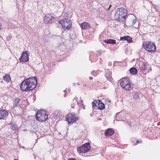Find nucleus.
<instances>
[{
	"label": "nucleus",
	"instance_id": "34",
	"mask_svg": "<svg viewBox=\"0 0 160 160\" xmlns=\"http://www.w3.org/2000/svg\"><path fill=\"white\" fill-rule=\"evenodd\" d=\"M2 25H1V23H0V30H1L2 29Z\"/></svg>",
	"mask_w": 160,
	"mask_h": 160
},
{
	"label": "nucleus",
	"instance_id": "29",
	"mask_svg": "<svg viewBox=\"0 0 160 160\" xmlns=\"http://www.w3.org/2000/svg\"><path fill=\"white\" fill-rule=\"evenodd\" d=\"M140 142H141V141H140L139 140H137L135 143V145H137V144H138L139 143H140Z\"/></svg>",
	"mask_w": 160,
	"mask_h": 160
},
{
	"label": "nucleus",
	"instance_id": "15",
	"mask_svg": "<svg viewBox=\"0 0 160 160\" xmlns=\"http://www.w3.org/2000/svg\"><path fill=\"white\" fill-rule=\"evenodd\" d=\"M81 28L83 29H86L91 28L90 25L88 22H83L80 25Z\"/></svg>",
	"mask_w": 160,
	"mask_h": 160
},
{
	"label": "nucleus",
	"instance_id": "26",
	"mask_svg": "<svg viewBox=\"0 0 160 160\" xmlns=\"http://www.w3.org/2000/svg\"><path fill=\"white\" fill-rule=\"evenodd\" d=\"M106 78L109 81L111 80L112 74L110 72L106 73L105 74Z\"/></svg>",
	"mask_w": 160,
	"mask_h": 160
},
{
	"label": "nucleus",
	"instance_id": "30",
	"mask_svg": "<svg viewBox=\"0 0 160 160\" xmlns=\"http://www.w3.org/2000/svg\"><path fill=\"white\" fill-rule=\"evenodd\" d=\"M112 5L110 4V5H109L108 8H106V9L108 10H109L111 7H112Z\"/></svg>",
	"mask_w": 160,
	"mask_h": 160
},
{
	"label": "nucleus",
	"instance_id": "12",
	"mask_svg": "<svg viewBox=\"0 0 160 160\" xmlns=\"http://www.w3.org/2000/svg\"><path fill=\"white\" fill-rule=\"evenodd\" d=\"M24 80H27V81L29 82H30V83H31L33 84H34L36 86L38 84L37 80L36 77H32L31 78H27Z\"/></svg>",
	"mask_w": 160,
	"mask_h": 160
},
{
	"label": "nucleus",
	"instance_id": "23",
	"mask_svg": "<svg viewBox=\"0 0 160 160\" xmlns=\"http://www.w3.org/2000/svg\"><path fill=\"white\" fill-rule=\"evenodd\" d=\"M3 79L4 81H5L8 82H9L11 80L10 77L8 74H6L3 77Z\"/></svg>",
	"mask_w": 160,
	"mask_h": 160
},
{
	"label": "nucleus",
	"instance_id": "2",
	"mask_svg": "<svg viewBox=\"0 0 160 160\" xmlns=\"http://www.w3.org/2000/svg\"><path fill=\"white\" fill-rule=\"evenodd\" d=\"M36 87L34 84H32L27 81L26 80H24L21 83L20 85L21 90L22 92H27L32 91Z\"/></svg>",
	"mask_w": 160,
	"mask_h": 160
},
{
	"label": "nucleus",
	"instance_id": "19",
	"mask_svg": "<svg viewBox=\"0 0 160 160\" xmlns=\"http://www.w3.org/2000/svg\"><path fill=\"white\" fill-rule=\"evenodd\" d=\"M104 42L108 44H114L116 43V41L115 40L112 39H108L104 40Z\"/></svg>",
	"mask_w": 160,
	"mask_h": 160
},
{
	"label": "nucleus",
	"instance_id": "14",
	"mask_svg": "<svg viewBox=\"0 0 160 160\" xmlns=\"http://www.w3.org/2000/svg\"><path fill=\"white\" fill-rule=\"evenodd\" d=\"M8 115V112L5 110H0V119H4Z\"/></svg>",
	"mask_w": 160,
	"mask_h": 160
},
{
	"label": "nucleus",
	"instance_id": "17",
	"mask_svg": "<svg viewBox=\"0 0 160 160\" xmlns=\"http://www.w3.org/2000/svg\"><path fill=\"white\" fill-rule=\"evenodd\" d=\"M140 69L141 71H145L147 69V66L145 62L140 63L139 65Z\"/></svg>",
	"mask_w": 160,
	"mask_h": 160
},
{
	"label": "nucleus",
	"instance_id": "28",
	"mask_svg": "<svg viewBox=\"0 0 160 160\" xmlns=\"http://www.w3.org/2000/svg\"><path fill=\"white\" fill-rule=\"evenodd\" d=\"M97 54L99 55H101L102 53V51L101 50H99L97 51Z\"/></svg>",
	"mask_w": 160,
	"mask_h": 160
},
{
	"label": "nucleus",
	"instance_id": "21",
	"mask_svg": "<svg viewBox=\"0 0 160 160\" xmlns=\"http://www.w3.org/2000/svg\"><path fill=\"white\" fill-rule=\"evenodd\" d=\"M130 73L132 75H135L137 73V69L134 68L132 67L129 70Z\"/></svg>",
	"mask_w": 160,
	"mask_h": 160
},
{
	"label": "nucleus",
	"instance_id": "10",
	"mask_svg": "<svg viewBox=\"0 0 160 160\" xmlns=\"http://www.w3.org/2000/svg\"><path fill=\"white\" fill-rule=\"evenodd\" d=\"M54 20V18L50 13L47 14L44 18V22L46 24L51 23Z\"/></svg>",
	"mask_w": 160,
	"mask_h": 160
},
{
	"label": "nucleus",
	"instance_id": "32",
	"mask_svg": "<svg viewBox=\"0 0 160 160\" xmlns=\"http://www.w3.org/2000/svg\"><path fill=\"white\" fill-rule=\"evenodd\" d=\"M68 160H76V159L73 158H70L68 159Z\"/></svg>",
	"mask_w": 160,
	"mask_h": 160
},
{
	"label": "nucleus",
	"instance_id": "37",
	"mask_svg": "<svg viewBox=\"0 0 160 160\" xmlns=\"http://www.w3.org/2000/svg\"><path fill=\"white\" fill-rule=\"evenodd\" d=\"M14 160H18L16 159H15Z\"/></svg>",
	"mask_w": 160,
	"mask_h": 160
},
{
	"label": "nucleus",
	"instance_id": "33",
	"mask_svg": "<svg viewBox=\"0 0 160 160\" xmlns=\"http://www.w3.org/2000/svg\"><path fill=\"white\" fill-rule=\"evenodd\" d=\"M89 79L90 80H92L93 79V77H89Z\"/></svg>",
	"mask_w": 160,
	"mask_h": 160
},
{
	"label": "nucleus",
	"instance_id": "18",
	"mask_svg": "<svg viewBox=\"0 0 160 160\" xmlns=\"http://www.w3.org/2000/svg\"><path fill=\"white\" fill-rule=\"evenodd\" d=\"M98 109L103 110L105 108V105L100 100H98Z\"/></svg>",
	"mask_w": 160,
	"mask_h": 160
},
{
	"label": "nucleus",
	"instance_id": "5",
	"mask_svg": "<svg viewBox=\"0 0 160 160\" xmlns=\"http://www.w3.org/2000/svg\"><path fill=\"white\" fill-rule=\"evenodd\" d=\"M143 48L150 52H154L156 50V47L154 43L151 41L144 42L142 44Z\"/></svg>",
	"mask_w": 160,
	"mask_h": 160
},
{
	"label": "nucleus",
	"instance_id": "7",
	"mask_svg": "<svg viewBox=\"0 0 160 160\" xmlns=\"http://www.w3.org/2000/svg\"><path fill=\"white\" fill-rule=\"evenodd\" d=\"M91 148V146L89 142L85 143L77 148V151L79 154L87 153Z\"/></svg>",
	"mask_w": 160,
	"mask_h": 160
},
{
	"label": "nucleus",
	"instance_id": "8",
	"mask_svg": "<svg viewBox=\"0 0 160 160\" xmlns=\"http://www.w3.org/2000/svg\"><path fill=\"white\" fill-rule=\"evenodd\" d=\"M59 23L62 25V28L64 30H68L72 27V22L68 19H63L62 20L60 21Z\"/></svg>",
	"mask_w": 160,
	"mask_h": 160
},
{
	"label": "nucleus",
	"instance_id": "11",
	"mask_svg": "<svg viewBox=\"0 0 160 160\" xmlns=\"http://www.w3.org/2000/svg\"><path fill=\"white\" fill-rule=\"evenodd\" d=\"M28 56L27 51L23 52L19 60L20 62H27L29 60Z\"/></svg>",
	"mask_w": 160,
	"mask_h": 160
},
{
	"label": "nucleus",
	"instance_id": "24",
	"mask_svg": "<svg viewBox=\"0 0 160 160\" xmlns=\"http://www.w3.org/2000/svg\"><path fill=\"white\" fill-rule=\"evenodd\" d=\"M79 103L78 102H77L76 99L74 98L73 100V102L71 104V107L73 108H75V106L77 105H78Z\"/></svg>",
	"mask_w": 160,
	"mask_h": 160
},
{
	"label": "nucleus",
	"instance_id": "6",
	"mask_svg": "<svg viewBox=\"0 0 160 160\" xmlns=\"http://www.w3.org/2000/svg\"><path fill=\"white\" fill-rule=\"evenodd\" d=\"M36 118L39 122H45L48 119L47 112L44 110L38 111L36 114Z\"/></svg>",
	"mask_w": 160,
	"mask_h": 160
},
{
	"label": "nucleus",
	"instance_id": "22",
	"mask_svg": "<svg viewBox=\"0 0 160 160\" xmlns=\"http://www.w3.org/2000/svg\"><path fill=\"white\" fill-rule=\"evenodd\" d=\"M98 100H94L92 102V107L93 109H98Z\"/></svg>",
	"mask_w": 160,
	"mask_h": 160
},
{
	"label": "nucleus",
	"instance_id": "3",
	"mask_svg": "<svg viewBox=\"0 0 160 160\" xmlns=\"http://www.w3.org/2000/svg\"><path fill=\"white\" fill-rule=\"evenodd\" d=\"M120 85L123 89L127 91L132 90L133 88V85L129 81V79L127 78L121 79Z\"/></svg>",
	"mask_w": 160,
	"mask_h": 160
},
{
	"label": "nucleus",
	"instance_id": "4",
	"mask_svg": "<svg viewBox=\"0 0 160 160\" xmlns=\"http://www.w3.org/2000/svg\"><path fill=\"white\" fill-rule=\"evenodd\" d=\"M126 21L130 25H132L133 27L137 28L139 25V23L137 20L136 18L133 14H130L128 15L125 19Z\"/></svg>",
	"mask_w": 160,
	"mask_h": 160
},
{
	"label": "nucleus",
	"instance_id": "35",
	"mask_svg": "<svg viewBox=\"0 0 160 160\" xmlns=\"http://www.w3.org/2000/svg\"><path fill=\"white\" fill-rule=\"evenodd\" d=\"M84 86L85 87H86V85H84Z\"/></svg>",
	"mask_w": 160,
	"mask_h": 160
},
{
	"label": "nucleus",
	"instance_id": "9",
	"mask_svg": "<svg viewBox=\"0 0 160 160\" xmlns=\"http://www.w3.org/2000/svg\"><path fill=\"white\" fill-rule=\"evenodd\" d=\"M69 124H72L78 120L75 114L74 113H69L68 114L66 118Z\"/></svg>",
	"mask_w": 160,
	"mask_h": 160
},
{
	"label": "nucleus",
	"instance_id": "27",
	"mask_svg": "<svg viewBox=\"0 0 160 160\" xmlns=\"http://www.w3.org/2000/svg\"><path fill=\"white\" fill-rule=\"evenodd\" d=\"M139 92H134L133 95V98L134 99H136L139 98Z\"/></svg>",
	"mask_w": 160,
	"mask_h": 160
},
{
	"label": "nucleus",
	"instance_id": "13",
	"mask_svg": "<svg viewBox=\"0 0 160 160\" xmlns=\"http://www.w3.org/2000/svg\"><path fill=\"white\" fill-rule=\"evenodd\" d=\"M114 133V131L113 129L111 128H109L106 130L105 132L104 135L105 136L108 137L113 135Z\"/></svg>",
	"mask_w": 160,
	"mask_h": 160
},
{
	"label": "nucleus",
	"instance_id": "31",
	"mask_svg": "<svg viewBox=\"0 0 160 160\" xmlns=\"http://www.w3.org/2000/svg\"><path fill=\"white\" fill-rule=\"evenodd\" d=\"M94 72H95L94 71H92L91 72V74H92L93 75V76H96V75H94Z\"/></svg>",
	"mask_w": 160,
	"mask_h": 160
},
{
	"label": "nucleus",
	"instance_id": "1",
	"mask_svg": "<svg viewBox=\"0 0 160 160\" xmlns=\"http://www.w3.org/2000/svg\"><path fill=\"white\" fill-rule=\"evenodd\" d=\"M128 12L126 9L123 8H117L114 15L115 20L120 22L125 20L127 16Z\"/></svg>",
	"mask_w": 160,
	"mask_h": 160
},
{
	"label": "nucleus",
	"instance_id": "16",
	"mask_svg": "<svg viewBox=\"0 0 160 160\" xmlns=\"http://www.w3.org/2000/svg\"><path fill=\"white\" fill-rule=\"evenodd\" d=\"M120 40L123 41H127L129 43L132 42V38L129 36H125L120 38Z\"/></svg>",
	"mask_w": 160,
	"mask_h": 160
},
{
	"label": "nucleus",
	"instance_id": "36",
	"mask_svg": "<svg viewBox=\"0 0 160 160\" xmlns=\"http://www.w3.org/2000/svg\"><path fill=\"white\" fill-rule=\"evenodd\" d=\"M78 85H79V84L78 83Z\"/></svg>",
	"mask_w": 160,
	"mask_h": 160
},
{
	"label": "nucleus",
	"instance_id": "20",
	"mask_svg": "<svg viewBox=\"0 0 160 160\" xmlns=\"http://www.w3.org/2000/svg\"><path fill=\"white\" fill-rule=\"evenodd\" d=\"M20 101V99L19 98H14L13 101V106L17 107Z\"/></svg>",
	"mask_w": 160,
	"mask_h": 160
},
{
	"label": "nucleus",
	"instance_id": "25",
	"mask_svg": "<svg viewBox=\"0 0 160 160\" xmlns=\"http://www.w3.org/2000/svg\"><path fill=\"white\" fill-rule=\"evenodd\" d=\"M10 125V128L12 130L16 132L18 130V128L16 124L12 123H11Z\"/></svg>",
	"mask_w": 160,
	"mask_h": 160
}]
</instances>
